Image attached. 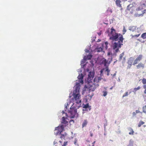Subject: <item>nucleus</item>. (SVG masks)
I'll list each match as a JSON object with an SVG mask.
<instances>
[{"label":"nucleus","mask_w":146,"mask_h":146,"mask_svg":"<svg viewBox=\"0 0 146 146\" xmlns=\"http://www.w3.org/2000/svg\"><path fill=\"white\" fill-rule=\"evenodd\" d=\"M80 85L79 84H76L75 86V90H74L72 98L73 102H75L77 104H79L81 103V96L80 94Z\"/></svg>","instance_id":"nucleus-1"},{"label":"nucleus","mask_w":146,"mask_h":146,"mask_svg":"<svg viewBox=\"0 0 146 146\" xmlns=\"http://www.w3.org/2000/svg\"><path fill=\"white\" fill-rule=\"evenodd\" d=\"M120 36L119 37V40L117 42H115L113 43L112 45V48L114 50H115V53L119 51V48L121 47V45H123V36L119 34Z\"/></svg>","instance_id":"nucleus-2"},{"label":"nucleus","mask_w":146,"mask_h":146,"mask_svg":"<svg viewBox=\"0 0 146 146\" xmlns=\"http://www.w3.org/2000/svg\"><path fill=\"white\" fill-rule=\"evenodd\" d=\"M109 36H111L110 37V39L115 41L117 40L119 36H120L119 34L116 33V31L113 27L111 29L110 33L109 34Z\"/></svg>","instance_id":"nucleus-3"},{"label":"nucleus","mask_w":146,"mask_h":146,"mask_svg":"<svg viewBox=\"0 0 146 146\" xmlns=\"http://www.w3.org/2000/svg\"><path fill=\"white\" fill-rule=\"evenodd\" d=\"M72 106L70 108V110L68 111V113L71 118H74L76 116L77 117L78 114L77 113L76 108Z\"/></svg>","instance_id":"nucleus-4"},{"label":"nucleus","mask_w":146,"mask_h":146,"mask_svg":"<svg viewBox=\"0 0 146 146\" xmlns=\"http://www.w3.org/2000/svg\"><path fill=\"white\" fill-rule=\"evenodd\" d=\"M112 58L111 56H110V58H108V61L105 58H103L101 60L100 64L101 65H104L105 66L108 67L109 64L112 61Z\"/></svg>","instance_id":"nucleus-5"},{"label":"nucleus","mask_w":146,"mask_h":146,"mask_svg":"<svg viewBox=\"0 0 146 146\" xmlns=\"http://www.w3.org/2000/svg\"><path fill=\"white\" fill-rule=\"evenodd\" d=\"M89 85L90 86V89L92 91H94L95 89L99 85L98 84L95 82L94 80L93 81V83H92L91 82H89Z\"/></svg>","instance_id":"nucleus-6"},{"label":"nucleus","mask_w":146,"mask_h":146,"mask_svg":"<svg viewBox=\"0 0 146 146\" xmlns=\"http://www.w3.org/2000/svg\"><path fill=\"white\" fill-rule=\"evenodd\" d=\"M64 126L62 124L61 125L55 128V132L56 135L60 134L62 131L64 130Z\"/></svg>","instance_id":"nucleus-7"},{"label":"nucleus","mask_w":146,"mask_h":146,"mask_svg":"<svg viewBox=\"0 0 146 146\" xmlns=\"http://www.w3.org/2000/svg\"><path fill=\"white\" fill-rule=\"evenodd\" d=\"M143 58V55L142 54H140L138 55L137 58L135 59L133 63V65H135L140 61Z\"/></svg>","instance_id":"nucleus-8"},{"label":"nucleus","mask_w":146,"mask_h":146,"mask_svg":"<svg viewBox=\"0 0 146 146\" xmlns=\"http://www.w3.org/2000/svg\"><path fill=\"white\" fill-rule=\"evenodd\" d=\"M66 118L64 117H63L62 118V121L61 123L63 125L64 127L66 126V125H68V122L65 120Z\"/></svg>","instance_id":"nucleus-9"},{"label":"nucleus","mask_w":146,"mask_h":146,"mask_svg":"<svg viewBox=\"0 0 146 146\" xmlns=\"http://www.w3.org/2000/svg\"><path fill=\"white\" fill-rule=\"evenodd\" d=\"M146 9H145L142 12V13L141 14L138 13V12L137 13H136L135 14V16L136 17H139L140 16L142 17L143 16V14L146 13Z\"/></svg>","instance_id":"nucleus-10"},{"label":"nucleus","mask_w":146,"mask_h":146,"mask_svg":"<svg viewBox=\"0 0 146 146\" xmlns=\"http://www.w3.org/2000/svg\"><path fill=\"white\" fill-rule=\"evenodd\" d=\"M134 59V58L132 57H130L128 60L127 63L129 65L128 67L130 68L131 66Z\"/></svg>","instance_id":"nucleus-11"},{"label":"nucleus","mask_w":146,"mask_h":146,"mask_svg":"<svg viewBox=\"0 0 146 146\" xmlns=\"http://www.w3.org/2000/svg\"><path fill=\"white\" fill-rule=\"evenodd\" d=\"M94 74L93 72H90L88 75V80L90 81V80H92L94 78Z\"/></svg>","instance_id":"nucleus-12"},{"label":"nucleus","mask_w":146,"mask_h":146,"mask_svg":"<svg viewBox=\"0 0 146 146\" xmlns=\"http://www.w3.org/2000/svg\"><path fill=\"white\" fill-rule=\"evenodd\" d=\"M83 77L84 76L82 74H80L78 77V79L79 80H80V82L82 84L83 83Z\"/></svg>","instance_id":"nucleus-13"},{"label":"nucleus","mask_w":146,"mask_h":146,"mask_svg":"<svg viewBox=\"0 0 146 146\" xmlns=\"http://www.w3.org/2000/svg\"><path fill=\"white\" fill-rule=\"evenodd\" d=\"M145 66L144 64L141 62H140L136 66V67L137 69H139L140 68L143 69Z\"/></svg>","instance_id":"nucleus-14"},{"label":"nucleus","mask_w":146,"mask_h":146,"mask_svg":"<svg viewBox=\"0 0 146 146\" xmlns=\"http://www.w3.org/2000/svg\"><path fill=\"white\" fill-rule=\"evenodd\" d=\"M135 5V3L133 2L132 3L130 4L127 7V9L128 10L130 11L131 8H132L134 6V5Z\"/></svg>","instance_id":"nucleus-15"},{"label":"nucleus","mask_w":146,"mask_h":146,"mask_svg":"<svg viewBox=\"0 0 146 146\" xmlns=\"http://www.w3.org/2000/svg\"><path fill=\"white\" fill-rule=\"evenodd\" d=\"M121 1L120 0H116L115 1V3L117 6L121 8L122 6L121 5Z\"/></svg>","instance_id":"nucleus-16"},{"label":"nucleus","mask_w":146,"mask_h":146,"mask_svg":"<svg viewBox=\"0 0 146 146\" xmlns=\"http://www.w3.org/2000/svg\"><path fill=\"white\" fill-rule=\"evenodd\" d=\"M102 79V78L101 77H96L94 79V81L98 84L100 81Z\"/></svg>","instance_id":"nucleus-17"},{"label":"nucleus","mask_w":146,"mask_h":146,"mask_svg":"<svg viewBox=\"0 0 146 146\" xmlns=\"http://www.w3.org/2000/svg\"><path fill=\"white\" fill-rule=\"evenodd\" d=\"M88 122L87 119L85 120L83 122L82 124V127H86L88 123Z\"/></svg>","instance_id":"nucleus-18"},{"label":"nucleus","mask_w":146,"mask_h":146,"mask_svg":"<svg viewBox=\"0 0 146 146\" xmlns=\"http://www.w3.org/2000/svg\"><path fill=\"white\" fill-rule=\"evenodd\" d=\"M83 108L86 109L89 108V110H90L91 109L90 106H89L88 104H86L83 105Z\"/></svg>","instance_id":"nucleus-19"},{"label":"nucleus","mask_w":146,"mask_h":146,"mask_svg":"<svg viewBox=\"0 0 146 146\" xmlns=\"http://www.w3.org/2000/svg\"><path fill=\"white\" fill-rule=\"evenodd\" d=\"M129 130L130 131L129 133V134L130 135H133L134 133L133 130L131 127L129 128Z\"/></svg>","instance_id":"nucleus-20"},{"label":"nucleus","mask_w":146,"mask_h":146,"mask_svg":"<svg viewBox=\"0 0 146 146\" xmlns=\"http://www.w3.org/2000/svg\"><path fill=\"white\" fill-rule=\"evenodd\" d=\"M143 9V7L142 5H141L136 9L137 11H141Z\"/></svg>","instance_id":"nucleus-21"},{"label":"nucleus","mask_w":146,"mask_h":146,"mask_svg":"<svg viewBox=\"0 0 146 146\" xmlns=\"http://www.w3.org/2000/svg\"><path fill=\"white\" fill-rule=\"evenodd\" d=\"M124 52H123L120 55L119 58V61H120L121 60L122 58L123 57V56L124 55Z\"/></svg>","instance_id":"nucleus-22"},{"label":"nucleus","mask_w":146,"mask_h":146,"mask_svg":"<svg viewBox=\"0 0 146 146\" xmlns=\"http://www.w3.org/2000/svg\"><path fill=\"white\" fill-rule=\"evenodd\" d=\"M133 141L131 139L129 140V144L128 146H133Z\"/></svg>","instance_id":"nucleus-23"},{"label":"nucleus","mask_w":146,"mask_h":146,"mask_svg":"<svg viewBox=\"0 0 146 146\" xmlns=\"http://www.w3.org/2000/svg\"><path fill=\"white\" fill-rule=\"evenodd\" d=\"M141 37L143 39L146 38V32L143 33L141 36Z\"/></svg>","instance_id":"nucleus-24"},{"label":"nucleus","mask_w":146,"mask_h":146,"mask_svg":"<svg viewBox=\"0 0 146 146\" xmlns=\"http://www.w3.org/2000/svg\"><path fill=\"white\" fill-rule=\"evenodd\" d=\"M140 88V87L139 86H138L137 88H135L133 89V92L135 93L137 90H139Z\"/></svg>","instance_id":"nucleus-25"},{"label":"nucleus","mask_w":146,"mask_h":146,"mask_svg":"<svg viewBox=\"0 0 146 146\" xmlns=\"http://www.w3.org/2000/svg\"><path fill=\"white\" fill-rule=\"evenodd\" d=\"M145 123L143 121H141L138 124V127H140L141 126L143 125Z\"/></svg>","instance_id":"nucleus-26"},{"label":"nucleus","mask_w":146,"mask_h":146,"mask_svg":"<svg viewBox=\"0 0 146 146\" xmlns=\"http://www.w3.org/2000/svg\"><path fill=\"white\" fill-rule=\"evenodd\" d=\"M66 135V134H61L60 136V138L61 139H64Z\"/></svg>","instance_id":"nucleus-27"},{"label":"nucleus","mask_w":146,"mask_h":146,"mask_svg":"<svg viewBox=\"0 0 146 146\" xmlns=\"http://www.w3.org/2000/svg\"><path fill=\"white\" fill-rule=\"evenodd\" d=\"M92 57V56L91 54L88 55L87 56L86 59L87 60H90Z\"/></svg>","instance_id":"nucleus-28"},{"label":"nucleus","mask_w":146,"mask_h":146,"mask_svg":"<svg viewBox=\"0 0 146 146\" xmlns=\"http://www.w3.org/2000/svg\"><path fill=\"white\" fill-rule=\"evenodd\" d=\"M142 82L144 85L146 84V79L143 78L142 79Z\"/></svg>","instance_id":"nucleus-29"},{"label":"nucleus","mask_w":146,"mask_h":146,"mask_svg":"<svg viewBox=\"0 0 146 146\" xmlns=\"http://www.w3.org/2000/svg\"><path fill=\"white\" fill-rule=\"evenodd\" d=\"M143 112L145 113H146V105L144 106L143 108Z\"/></svg>","instance_id":"nucleus-30"},{"label":"nucleus","mask_w":146,"mask_h":146,"mask_svg":"<svg viewBox=\"0 0 146 146\" xmlns=\"http://www.w3.org/2000/svg\"><path fill=\"white\" fill-rule=\"evenodd\" d=\"M140 35V34L137 35H132V37L133 38H137Z\"/></svg>","instance_id":"nucleus-31"},{"label":"nucleus","mask_w":146,"mask_h":146,"mask_svg":"<svg viewBox=\"0 0 146 146\" xmlns=\"http://www.w3.org/2000/svg\"><path fill=\"white\" fill-rule=\"evenodd\" d=\"M103 96H105L107 95V91H103Z\"/></svg>","instance_id":"nucleus-32"},{"label":"nucleus","mask_w":146,"mask_h":146,"mask_svg":"<svg viewBox=\"0 0 146 146\" xmlns=\"http://www.w3.org/2000/svg\"><path fill=\"white\" fill-rule=\"evenodd\" d=\"M143 88L145 89V90L144 91V93L146 94V84L144 85L143 86Z\"/></svg>","instance_id":"nucleus-33"},{"label":"nucleus","mask_w":146,"mask_h":146,"mask_svg":"<svg viewBox=\"0 0 146 146\" xmlns=\"http://www.w3.org/2000/svg\"><path fill=\"white\" fill-rule=\"evenodd\" d=\"M97 52H100L102 50V48L101 47H100L99 48H97Z\"/></svg>","instance_id":"nucleus-34"},{"label":"nucleus","mask_w":146,"mask_h":146,"mask_svg":"<svg viewBox=\"0 0 146 146\" xmlns=\"http://www.w3.org/2000/svg\"><path fill=\"white\" fill-rule=\"evenodd\" d=\"M68 145V141H64L61 146H66Z\"/></svg>","instance_id":"nucleus-35"},{"label":"nucleus","mask_w":146,"mask_h":146,"mask_svg":"<svg viewBox=\"0 0 146 146\" xmlns=\"http://www.w3.org/2000/svg\"><path fill=\"white\" fill-rule=\"evenodd\" d=\"M108 44V43L107 42H105L104 45L105 46V47L106 49H107L108 48L107 45Z\"/></svg>","instance_id":"nucleus-36"},{"label":"nucleus","mask_w":146,"mask_h":146,"mask_svg":"<svg viewBox=\"0 0 146 146\" xmlns=\"http://www.w3.org/2000/svg\"><path fill=\"white\" fill-rule=\"evenodd\" d=\"M106 71L107 72V73L110 72V70L108 69V67H106Z\"/></svg>","instance_id":"nucleus-37"},{"label":"nucleus","mask_w":146,"mask_h":146,"mask_svg":"<svg viewBox=\"0 0 146 146\" xmlns=\"http://www.w3.org/2000/svg\"><path fill=\"white\" fill-rule=\"evenodd\" d=\"M126 30L125 29V27L123 28V35H124L125 33L126 32Z\"/></svg>","instance_id":"nucleus-38"},{"label":"nucleus","mask_w":146,"mask_h":146,"mask_svg":"<svg viewBox=\"0 0 146 146\" xmlns=\"http://www.w3.org/2000/svg\"><path fill=\"white\" fill-rule=\"evenodd\" d=\"M128 95V92H126L123 95V97H124L126 96H127Z\"/></svg>","instance_id":"nucleus-39"},{"label":"nucleus","mask_w":146,"mask_h":146,"mask_svg":"<svg viewBox=\"0 0 146 146\" xmlns=\"http://www.w3.org/2000/svg\"><path fill=\"white\" fill-rule=\"evenodd\" d=\"M135 112L136 113H141L142 112H140V111L138 110H136V111H135Z\"/></svg>","instance_id":"nucleus-40"},{"label":"nucleus","mask_w":146,"mask_h":146,"mask_svg":"<svg viewBox=\"0 0 146 146\" xmlns=\"http://www.w3.org/2000/svg\"><path fill=\"white\" fill-rule=\"evenodd\" d=\"M134 28V29H135V27H133H133H131V28H130V30H131V31H133V29H133V28Z\"/></svg>","instance_id":"nucleus-41"},{"label":"nucleus","mask_w":146,"mask_h":146,"mask_svg":"<svg viewBox=\"0 0 146 146\" xmlns=\"http://www.w3.org/2000/svg\"><path fill=\"white\" fill-rule=\"evenodd\" d=\"M110 55H112V53L110 52H108V56H109Z\"/></svg>","instance_id":"nucleus-42"},{"label":"nucleus","mask_w":146,"mask_h":146,"mask_svg":"<svg viewBox=\"0 0 146 146\" xmlns=\"http://www.w3.org/2000/svg\"><path fill=\"white\" fill-rule=\"evenodd\" d=\"M132 114H133V116H135V115H136V112H133V113H132Z\"/></svg>","instance_id":"nucleus-43"},{"label":"nucleus","mask_w":146,"mask_h":146,"mask_svg":"<svg viewBox=\"0 0 146 146\" xmlns=\"http://www.w3.org/2000/svg\"><path fill=\"white\" fill-rule=\"evenodd\" d=\"M98 35L100 36L101 35V33L100 32L98 33Z\"/></svg>","instance_id":"nucleus-44"},{"label":"nucleus","mask_w":146,"mask_h":146,"mask_svg":"<svg viewBox=\"0 0 146 146\" xmlns=\"http://www.w3.org/2000/svg\"><path fill=\"white\" fill-rule=\"evenodd\" d=\"M103 69L102 70L100 71L101 74L103 72Z\"/></svg>","instance_id":"nucleus-45"},{"label":"nucleus","mask_w":146,"mask_h":146,"mask_svg":"<svg viewBox=\"0 0 146 146\" xmlns=\"http://www.w3.org/2000/svg\"><path fill=\"white\" fill-rule=\"evenodd\" d=\"M93 133H91V134H90V136H91V137H92L93 136Z\"/></svg>","instance_id":"nucleus-46"},{"label":"nucleus","mask_w":146,"mask_h":146,"mask_svg":"<svg viewBox=\"0 0 146 146\" xmlns=\"http://www.w3.org/2000/svg\"><path fill=\"white\" fill-rule=\"evenodd\" d=\"M96 142V141H94L92 143V144L93 145H94V143H95Z\"/></svg>","instance_id":"nucleus-47"},{"label":"nucleus","mask_w":146,"mask_h":146,"mask_svg":"<svg viewBox=\"0 0 146 146\" xmlns=\"http://www.w3.org/2000/svg\"><path fill=\"white\" fill-rule=\"evenodd\" d=\"M59 142L60 143H62V141H59Z\"/></svg>","instance_id":"nucleus-48"},{"label":"nucleus","mask_w":146,"mask_h":146,"mask_svg":"<svg viewBox=\"0 0 146 146\" xmlns=\"http://www.w3.org/2000/svg\"><path fill=\"white\" fill-rule=\"evenodd\" d=\"M109 72L107 73V76H108L109 75Z\"/></svg>","instance_id":"nucleus-49"},{"label":"nucleus","mask_w":146,"mask_h":146,"mask_svg":"<svg viewBox=\"0 0 146 146\" xmlns=\"http://www.w3.org/2000/svg\"><path fill=\"white\" fill-rule=\"evenodd\" d=\"M89 51L88 50H87L86 51V52H88Z\"/></svg>","instance_id":"nucleus-50"},{"label":"nucleus","mask_w":146,"mask_h":146,"mask_svg":"<svg viewBox=\"0 0 146 146\" xmlns=\"http://www.w3.org/2000/svg\"><path fill=\"white\" fill-rule=\"evenodd\" d=\"M101 40H99L98 39V41H97L98 42H99V41H100Z\"/></svg>","instance_id":"nucleus-51"},{"label":"nucleus","mask_w":146,"mask_h":146,"mask_svg":"<svg viewBox=\"0 0 146 146\" xmlns=\"http://www.w3.org/2000/svg\"><path fill=\"white\" fill-rule=\"evenodd\" d=\"M65 114H66V116H68L67 114L66 113Z\"/></svg>","instance_id":"nucleus-52"},{"label":"nucleus","mask_w":146,"mask_h":146,"mask_svg":"<svg viewBox=\"0 0 146 146\" xmlns=\"http://www.w3.org/2000/svg\"><path fill=\"white\" fill-rule=\"evenodd\" d=\"M127 0H122L123 1H127Z\"/></svg>","instance_id":"nucleus-53"},{"label":"nucleus","mask_w":146,"mask_h":146,"mask_svg":"<svg viewBox=\"0 0 146 146\" xmlns=\"http://www.w3.org/2000/svg\"><path fill=\"white\" fill-rule=\"evenodd\" d=\"M71 121H73V122H74V121L73 120H71L70 121V122Z\"/></svg>","instance_id":"nucleus-54"},{"label":"nucleus","mask_w":146,"mask_h":146,"mask_svg":"<svg viewBox=\"0 0 146 146\" xmlns=\"http://www.w3.org/2000/svg\"><path fill=\"white\" fill-rule=\"evenodd\" d=\"M92 146H94V145H92Z\"/></svg>","instance_id":"nucleus-55"},{"label":"nucleus","mask_w":146,"mask_h":146,"mask_svg":"<svg viewBox=\"0 0 146 146\" xmlns=\"http://www.w3.org/2000/svg\"><path fill=\"white\" fill-rule=\"evenodd\" d=\"M62 112H63V113H64V111H62Z\"/></svg>","instance_id":"nucleus-56"},{"label":"nucleus","mask_w":146,"mask_h":146,"mask_svg":"<svg viewBox=\"0 0 146 146\" xmlns=\"http://www.w3.org/2000/svg\"><path fill=\"white\" fill-rule=\"evenodd\" d=\"M55 142L54 141V144H55Z\"/></svg>","instance_id":"nucleus-57"},{"label":"nucleus","mask_w":146,"mask_h":146,"mask_svg":"<svg viewBox=\"0 0 146 146\" xmlns=\"http://www.w3.org/2000/svg\"><path fill=\"white\" fill-rule=\"evenodd\" d=\"M112 89V88H110L111 89Z\"/></svg>","instance_id":"nucleus-58"}]
</instances>
